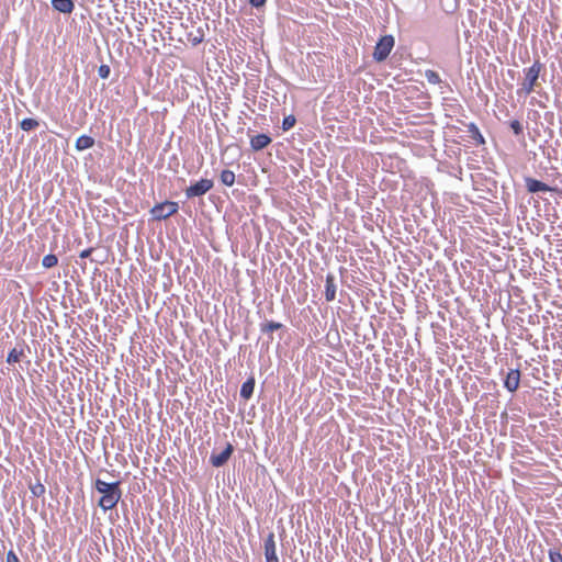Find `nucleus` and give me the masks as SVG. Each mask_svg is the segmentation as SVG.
<instances>
[{
	"mask_svg": "<svg viewBox=\"0 0 562 562\" xmlns=\"http://www.w3.org/2000/svg\"><path fill=\"white\" fill-rule=\"evenodd\" d=\"M120 484L119 481L108 483L101 479L95 480L94 488L101 494L98 504L104 512L114 508L121 499L122 491Z\"/></svg>",
	"mask_w": 562,
	"mask_h": 562,
	"instance_id": "1",
	"label": "nucleus"
},
{
	"mask_svg": "<svg viewBox=\"0 0 562 562\" xmlns=\"http://www.w3.org/2000/svg\"><path fill=\"white\" fill-rule=\"evenodd\" d=\"M542 67L543 65L536 60L530 67L524 69V80L521 87L517 90L519 95H528L535 90Z\"/></svg>",
	"mask_w": 562,
	"mask_h": 562,
	"instance_id": "2",
	"label": "nucleus"
},
{
	"mask_svg": "<svg viewBox=\"0 0 562 562\" xmlns=\"http://www.w3.org/2000/svg\"><path fill=\"white\" fill-rule=\"evenodd\" d=\"M179 210V205L173 201H164L161 203H157L154 205L149 213L151 215V220L154 221H162L168 217L175 215Z\"/></svg>",
	"mask_w": 562,
	"mask_h": 562,
	"instance_id": "3",
	"label": "nucleus"
},
{
	"mask_svg": "<svg viewBox=\"0 0 562 562\" xmlns=\"http://www.w3.org/2000/svg\"><path fill=\"white\" fill-rule=\"evenodd\" d=\"M394 43L392 35L382 36L374 47L373 59L378 63L385 60L394 47Z\"/></svg>",
	"mask_w": 562,
	"mask_h": 562,
	"instance_id": "4",
	"label": "nucleus"
},
{
	"mask_svg": "<svg viewBox=\"0 0 562 562\" xmlns=\"http://www.w3.org/2000/svg\"><path fill=\"white\" fill-rule=\"evenodd\" d=\"M213 186L214 182L212 179H201L186 189V196L188 199L202 196L206 192H209L213 188Z\"/></svg>",
	"mask_w": 562,
	"mask_h": 562,
	"instance_id": "5",
	"label": "nucleus"
},
{
	"mask_svg": "<svg viewBox=\"0 0 562 562\" xmlns=\"http://www.w3.org/2000/svg\"><path fill=\"white\" fill-rule=\"evenodd\" d=\"M234 452V447L232 443L227 442L224 450L220 453L213 451L210 456V463L215 468H221L227 463L229 458Z\"/></svg>",
	"mask_w": 562,
	"mask_h": 562,
	"instance_id": "6",
	"label": "nucleus"
},
{
	"mask_svg": "<svg viewBox=\"0 0 562 562\" xmlns=\"http://www.w3.org/2000/svg\"><path fill=\"white\" fill-rule=\"evenodd\" d=\"M263 553L266 562H279L273 532H269V535L263 540Z\"/></svg>",
	"mask_w": 562,
	"mask_h": 562,
	"instance_id": "7",
	"label": "nucleus"
},
{
	"mask_svg": "<svg viewBox=\"0 0 562 562\" xmlns=\"http://www.w3.org/2000/svg\"><path fill=\"white\" fill-rule=\"evenodd\" d=\"M525 184H526V189L529 193L549 192V191L557 190L555 188H552V187L548 186L547 183H544L540 180L533 179L531 177L525 178Z\"/></svg>",
	"mask_w": 562,
	"mask_h": 562,
	"instance_id": "8",
	"label": "nucleus"
},
{
	"mask_svg": "<svg viewBox=\"0 0 562 562\" xmlns=\"http://www.w3.org/2000/svg\"><path fill=\"white\" fill-rule=\"evenodd\" d=\"M520 382V371L518 369H510L506 378L504 380V387L510 392L514 393L519 387Z\"/></svg>",
	"mask_w": 562,
	"mask_h": 562,
	"instance_id": "9",
	"label": "nucleus"
},
{
	"mask_svg": "<svg viewBox=\"0 0 562 562\" xmlns=\"http://www.w3.org/2000/svg\"><path fill=\"white\" fill-rule=\"evenodd\" d=\"M259 328L262 334L268 335L267 344L269 345L273 340L272 333L284 328V325L282 323L274 321H266L263 323H260Z\"/></svg>",
	"mask_w": 562,
	"mask_h": 562,
	"instance_id": "10",
	"label": "nucleus"
},
{
	"mask_svg": "<svg viewBox=\"0 0 562 562\" xmlns=\"http://www.w3.org/2000/svg\"><path fill=\"white\" fill-rule=\"evenodd\" d=\"M271 142L272 139L268 134H258L250 137V147L254 151H259L269 146Z\"/></svg>",
	"mask_w": 562,
	"mask_h": 562,
	"instance_id": "11",
	"label": "nucleus"
},
{
	"mask_svg": "<svg viewBox=\"0 0 562 562\" xmlns=\"http://www.w3.org/2000/svg\"><path fill=\"white\" fill-rule=\"evenodd\" d=\"M336 290L335 276L328 273L325 279V300L327 302H333L336 299Z\"/></svg>",
	"mask_w": 562,
	"mask_h": 562,
	"instance_id": "12",
	"label": "nucleus"
},
{
	"mask_svg": "<svg viewBox=\"0 0 562 562\" xmlns=\"http://www.w3.org/2000/svg\"><path fill=\"white\" fill-rule=\"evenodd\" d=\"M52 8L60 13L70 14L75 10L74 0H52Z\"/></svg>",
	"mask_w": 562,
	"mask_h": 562,
	"instance_id": "13",
	"label": "nucleus"
},
{
	"mask_svg": "<svg viewBox=\"0 0 562 562\" xmlns=\"http://www.w3.org/2000/svg\"><path fill=\"white\" fill-rule=\"evenodd\" d=\"M255 384H256V381H255V378L254 376H250L248 378L243 384H241V387H240V396L244 398V400H249L252 394H254V390H255Z\"/></svg>",
	"mask_w": 562,
	"mask_h": 562,
	"instance_id": "14",
	"label": "nucleus"
},
{
	"mask_svg": "<svg viewBox=\"0 0 562 562\" xmlns=\"http://www.w3.org/2000/svg\"><path fill=\"white\" fill-rule=\"evenodd\" d=\"M24 348L29 349V347L23 342V345L20 349H18V348L11 349L8 353L7 362L9 364L19 362L23 357H25Z\"/></svg>",
	"mask_w": 562,
	"mask_h": 562,
	"instance_id": "15",
	"label": "nucleus"
},
{
	"mask_svg": "<svg viewBox=\"0 0 562 562\" xmlns=\"http://www.w3.org/2000/svg\"><path fill=\"white\" fill-rule=\"evenodd\" d=\"M94 138L89 135H81L77 138L75 147L77 150L82 151L94 146Z\"/></svg>",
	"mask_w": 562,
	"mask_h": 562,
	"instance_id": "16",
	"label": "nucleus"
},
{
	"mask_svg": "<svg viewBox=\"0 0 562 562\" xmlns=\"http://www.w3.org/2000/svg\"><path fill=\"white\" fill-rule=\"evenodd\" d=\"M467 127L469 136L475 142L476 145H483L485 143V139L475 123L471 122L467 125Z\"/></svg>",
	"mask_w": 562,
	"mask_h": 562,
	"instance_id": "17",
	"label": "nucleus"
},
{
	"mask_svg": "<svg viewBox=\"0 0 562 562\" xmlns=\"http://www.w3.org/2000/svg\"><path fill=\"white\" fill-rule=\"evenodd\" d=\"M40 121L36 120V119H32V117H27V119H23L21 122H20V127L25 131V132H30V131H33L35 128H37L40 126Z\"/></svg>",
	"mask_w": 562,
	"mask_h": 562,
	"instance_id": "18",
	"label": "nucleus"
},
{
	"mask_svg": "<svg viewBox=\"0 0 562 562\" xmlns=\"http://www.w3.org/2000/svg\"><path fill=\"white\" fill-rule=\"evenodd\" d=\"M221 182L227 187H232L235 183V173L232 170L225 169L220 176Z\"/></svg>",
	"mask_w": 562,
	"mask_h": 562,
	"instance_id": "19",
	"label": "nucleus"
},
{
	"mask_svg": "<svg viewBox=\"0 0 562 562\" xmlns=\"http://www.w3.org/2000/svg\"><path fill=\"white\" fill-rule=\"evenodd\" d=\"M57 263H58V258L54 254H48V255L44 256V258L42 259V266L46 269L53 268V267L57 266Z\"/></svg>",
	"mask_w": 562,
	"mask_h": 562,
	"instance_id": "20",
	"label": "nucleus"
},
{
	"mask_svg": "<svg viewBox=\"0 0 562 562\" xmlns=\"http://www.w3.org/2000/svg\"><path fill=\"white\" fill-rule=\"evenodd\" d=\"M425 78L431 85H439L442 82L440 76L435 70H430V69L426 70Z\"/></svg>",
	"mask_w": 562,
	"mask_h": 562,
	"instance_id": "21",
	"label": "nucleus"
},
{
	"mask_svg": "<svg viewBox=\"0 0 562 562\" xmlns=\"http://www.w3.org/2000/svg\"><path fill=\"white\" fill-rule=\"evenodd\" d=\"M296 123V119L294 115L290 114L288 116H284L283 121H282V126L281 128L283 131H289L291 130Z\"/></svg>",
	"mask_w": 562,
	"mask_h": 562,
	"instance_id": "22",
	"label": "nucleus"
},
{
	"mask_svg": "<svg viewBox=\"0 0 562 562\" xmlns=\"http://www.w3.org/2000/svg\"><path fill=\"white\" fill-rule=\"evenodd\" d=\"M30 491L33 496L41 497L45 493V486L41 482H37L33 485H30Z\"/></svg>",
	"mask_w": 562,
	"mask_h": 562,
	"instance_id": "23",
	"label": "nucleus"
},
{
	"mask_svg": "<svg viewBox=\"0 0 562 562\" xmlns=\"http://www.w3.org/2000/svg\"><path fill=\"white\" fill-rule=\"evenodd\" d=\"M509 126L516 136L522 135L524 127H522V124L518 120L510 121Z\"/></svg>",
	"mask_w": 562,
	"mask_h": 562,
	"instance_id": "24",
	"label": "nucleus"
},
{
	"mask_svg": "<svg viewBox=\"0 0 562 562\" xmlns=\"http://www.w3.org/2000/svg\"><path fill=\"white\" fill-rule=\"evenodd\" d=\"M549 559L550 562H562V553L560 549H550L549 550Z\"/></svg>",
	"mask_w": 562,
	"mask_h": 562,
	"instance_id": "25",
	"label": "nucleus"
},
{
	"mask_svg": "<svg viewBox=\"0 0 562 562\" xmlns=\"http://www.w3.org/2000/svg\"><path fill=\"white\" fill-rule=\"evenodd\" d=\"M110 72H111V69H110V66H108V65H101L98 69V75L102 79L109 78Z\"/></svg>",
	"mask_w": 562,
	"mask_h": 562,
	"instance_id": "26",
	"label": "nucleus"
},
{
	"mask_svg": "<svg viewBox=\"0 0 562 562\" xmlns=\"http://www.w3.org/2000/svg\"><path fill=\"white\" fill-rule=\"evenodd\" d=\"M267 1L268 0H248L249 4L257 10L263 9L267 4Z\"/></svg>",
	"mask_w": 562,
	"mask_h": 562,
	"instance_id": "27",
	"label": "nucleus"
},
{
	"mask_svg": "<svg viewBox=\"0 0 562 562\" xmlns=\"http://www.w3.org/2000/svg\"><path fill=\"white\" fill-rule=\"evenodd\" d=\"M94 248L90 247V248H87V249H83L80 254H79V257L81 259H86V258H89L91 256V254L93 252Z\"/></svg>",
	"mask_w": 562,
	"mask_h": 562,
	"instance_id": "28",
	"label": "nucleus"
},
{
	"mask_svg": "<svg viewBox=\"0 0 562 562\" xmlns=\"http://www.w3.org/2000/svg\"><path fill=\"white\" fill-rule=\"evenodd\" d=\"M7 562H20V560L18 555L12 550H10L7 554Z\"/></svg>",
	"mask_w": 562,
	"mask_h": 562,
	"instance_id": "29",
	"label": "nucleus"
},
{
	"mask_svg": "<svg viewBox=\"0 0 562 562\" xmlns=\"http://www.w3.org/2000/svg\"><path fill=\"white\" fill-rule=\"evenodd\" d=\"M201 42H202V38H201V37H200V38L194 37V40H193V44H194V45H196V44H199V43H201Z\"/></svg>",
	"mask_w": 562,
	"mask_h": 562,
	"instance_id": "30",
	"label": "nucleus"
},
{
	"mask_svg": "<svg viewBox=\"0 0 562 562\" xmlns=\"http://www.w3.org/2000/svg\"><path fill=\"white\" fill-rule=\"evenodd\" d=\"M346 269L344 267H340V273H344Z\"/></svg>",
	"mask_w": 562,
	"mask_h": 562,
	"instance_id": "31",
	"label": "nucleus"
}]
</instances>
